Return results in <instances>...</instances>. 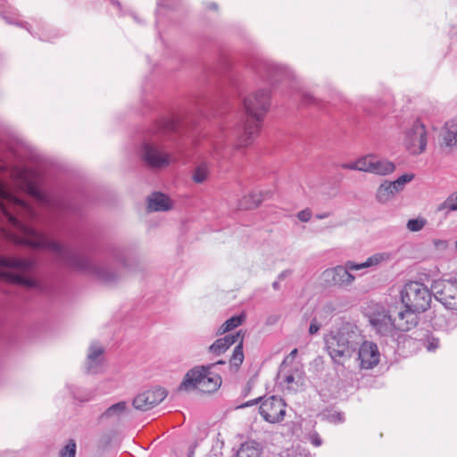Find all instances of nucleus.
Masks as SVG:
<instances>
[{
	"instance_id": "obj_44",
	"label": "nucleus",
	"mask_w": 457,
	"mask_h": 457,
	"mask_svg": "<svg viewBox=\"0 0 457 457\" xmlns=\"http://www.w3.org/2000/svg\"><path fill=\"white\" fill-rule=\"evenodd\" d=\"M311 441H312V444L315 446H320L321 444H322V440L321 438L320 437L319 434L318 433H314L311 436Z\"/></svg>"
},
{
	"instance_id": "obj_2",
	"label": "nucleus",
	"mask_w": 457,
	"mask_h": 457,
	"mask_svg": "<svg viewBox=\"0 0 457 457\" xmlns=\"http://www.w3.org/2000/svg\"><path fill=\"white\" fill-rule=\"evenodd\" d=\"M196 128L195 119L189 114L172 115L156 121L139 149V157L151 169H162L170 164V156L161 142L176 143L187 130Z\"/></svg>"
},
{
	"instance_id": "obj_38",
	"label": "nucleus",
	"mask_w": 457,
	"mask_h": 457,
	"mask_svg": "<svg viewBox=\"0 0 457 457\" xmlns=\"http://www.w3.org/2000/svg\"><path fill=\"white\" fill-rule=\"evenodd\" d=\"M383 260V256L381 254H374L369 257L364 262L366 268L378 265Z\"/></svg>"
},
{
	"instance_id": "obj_5",
	"label": "nucleus",
	"mask_w": 457,
	"mask_h": 457,
	"mask_svg": "<svg viewBox=\"0 0 457 457\" xmlns=\"http://www.w3.org/2000/svg\"><path fill=\"white\" fill-rule=\"evenodd\" d=\"M327 351L334 363L344 365L350 359L363 340L358 326L350 321H343L339 327L324 338Z\"/></svg>"
},
{
	"instance_id": "obj_27",
	"label": "nucleus",
	"mask_w": 457,
	"mask_h": 457,
	"mask_svg": "<svg viewBox=\"0 0 457 457\" xmlns=\"http://www.w3.org/2000/svg\"><path fill=\"white\" fill-rule=\"evenodd\" d=\"M431 322L435 328L443 330L447 329L450 324V321L445 315L441 313H436L431 319Z\"/></svg>"
},
{
	"instance_id": "obj_62",
	"label": "nucleus",
	"mask_w": 457,
	"mask_h": 457,
	"mask_svg": "<svg viewBox=\"0 0 457 457\" xmlns=\"http://www.w3.org/2000/svg\"><path fill=\"white\" fill-rule=\"evenodd\" d=\"M455 247H456V250H457V241L455 242Z\"/></svg>"
},
{
	"instance_id": "obj_17",
	"label": "nucleus",
	"mask_w": 457,
	"mask_h": 457,
	"mask_svg": "<svg viewBox=\"0 0 457 457\" xmlns=\"http://www.w3.org/2000/svg\"><path fill=\"white\" fill-rule=\"evenodd\" d=\"M271 196V193L270 191L259 192V193H251L247 196H244L240 202L239 206L242 209H255L257 208L262 202Z\"/></svg>"
},
{
	"instance_id": "obj_45",
	"label": "nucleus",
	"mask_w": 457,
	"mask_h": 457,
	"mask_svg": "<svg viewBox=\"0 0 457 457\" xmlns=\"http://www.w3.org/2000/svg\"><path fill=\"white\" fill-rule=\"evenodd\" d=\"M342 168L345 169V170H357V161L355 162H351V163H343L342 165Z\"/></svg>"
},
{
	"instance_id": "obj_15",
	"label": "nucleus",
	"mask_w": 457,
	"mask_h": 457,
	"mask_svg": "<svg viewBox=\"0 0 457 457\" xmlns=\"http://www.w3.org/2000/svg\"><path fill=\"white\" fill-rule=\"evenodd\" d=\"M420 313L411 308H405L404 311L399 312L396 320L397 332H407L415 328L420 321Z\"/></svg>"
},
{
	"instance_id": "obj_7",
	"label": "nucleus",
	"mask_w": 457,
	"mask_h": 457,
	"mask_svg": "<svg viewBox=\"0 0 457 457\" xmlns=\"http://www.w3.org/2000/svg\"><path fill=\"white\" fill-rule=\"evenodd\" d=\"M214 364L195 366L189 370L179 386V390L199 388L204 393L212 394L217 391L222 383L219 374H214L212 369Z\"/></svg>"
},
{
	"instance_id": "obj_25",
	"label": "nucleus",
	"mask_w": 457,
	"mask_h": 457,
	"mask_svg": "<svg viewBox=\"0 0 457 457\" xmlns=\"http://www.w3.org/2000/svg\"><path fill=\"white\" fill-rule=\"evenodd\" d=\"M207 175V165L205 163H201L195 169L192 179L195 183L201 184L205 181Z\"/></svg>"
},
{
	"instance_id": "obj_51",
	"label": "nucleus",
	"mask_w": 457,
	"mask_h": 457,
	"mask_svg": "<svg viewBox=\"0 0 457 457\" xmlns=\"http://www.w3.org/2000/svg\"><path fill=\"white\" fill-rule=\"evenodd\" d=\"M277 320H278V317H276V316H270L267 319V324L272 325V324L276 323Z\"/></svg>"
},
{
	"instance_id": "obj_28",
	"label": "nucleus",
	"mask_w": 457,
	"mask_h": 457,
	"mask_svg": "<svg viewBox=\"0 0 457 457\" xmlns=\"http://www.w3.org/2000/svg\"><path fill=\"white\" fill-rule=\"evenodd\" d=\"M77 445L74 439H70L59 452V457H75Z\"/></svg>"
},
{
	"instance_id": "obj_10",
	"label": "nucleus",
	"mask_w": 457,
	"mask_h": 457,
	"mask_svg": "<svg viewBox=\"0 0 457 457\" xmlns=\"http://www.w3.org/2000/svg\"><path fill=\"white\" fill-rule=\"evenodd\" d=\"M168 395V391L162 387L156 386L138 394L132 402V405L136 410L146 411L161 403Z\"/></svg>"
},
{
	"instance_id": "obj_58",
	"label": "nucleus",
	"mask_w": 457,
	"mask_h": 457,
	"mask_svg": "<svg viewBox=\"0 0 457 457\" xmlns=\"http://www.w3.org/2000/svg\"><path fill=\"white\" fill-rule=\"evenodd\" d=\"M297 353H298L297 349H296V348H295V349H293V350L291 351V353H290V354H289V355H290L291 357H295V356H296V354H297Z\"/></svg>"
},
{
	"instance_id": "obj_36",
	"label": "nucleus",
	"mask_w": 457,
	"mask_h": 457,
	"mask_svg": "<svg viewBox=\"0 0 457 457\" xmlns=\"http://www.w3.org/2000/svg\"><path fill=\"white\" fill-rule=\"evenodd\" d=\"M324 418L331 423H342L345 421L344 413L341 411H333L326 415Z\"/></svg>"
},
{
	"instance_id": "obj_54",
	"label": "nucleus",
	"mask_w": 457,
	"mask_h": 457,
	"mask_svg": "<svg viewBox=\"0 0 457 457\" xmlns=\"http://www.w3.org/2000/svg\"><path fill=\"white\" fill-rule=\"evenodd\" d=\"M272 288L276 291L280 289L279 280H276L272 283Z\"/></svg>"
},
{
	"instance_id": "obj_11",
	"label": "nucleus",
	"mask_w": 457,
	"mask_h": 457,
	"mask_svg": "<svg viewBox=\"0 0 457 457\" xmlns=\"http://www.w3.org/2000/svg\"><path fill=\"white\" fill-rule=\"evenodd\" d=\"M286 403L282 398L271 395L262 402L259 412L262 417L270 423H277L283 420L286 410Z\"/></svg>"
},
{
	"instance_id": "obj_46",
	"label": "nucleus",
	"mask_w": 457,
	"mask_h": 457,
	"mask_svg": "<svg viewBox=\"0 0 457 457\" xmlns=\"http://www.w3.org/2000/svg\"><path fill=\"white\" fill-rule=\"evenodd\" d=\"M292 273L291 270H285L278 276V280L281 281L287 278Z\"/></svg>"
},
{
	"instance_id": "obj_29",
	"label": "nucleus",
	"mask_w": 457,
	"mask_h": 457,
	"mask_svg": "<svg viewBox=\"0 0 457 457\" xmlns=\"http://www.w3.org/2000/svg\"><path fill=\"white\" fill-rule=\"evenodd\" d=\"M426 224V219L422 217H418L416 219H410L407 222L406 227L410 231L418 232L420 231Z\"/></svg>"
},
{
	"instance_id": "obj_43",
	"label": "nucleus",
	"mask_w": 457,
	"mask_h": 457,
	"mask_svg": "<svg viewBox=\"0 0 457 457\" xmlns=\"http://www.w3.org/2000/svg\"><path fill=\"white\" fill-rule=\"evenodd\" d=\"M263 397L260 396L256 399H253V400H251V401H248L245 403H242L240 406H238V408H246V407H250V406H253V405H255L259 403H262V402H263Z\"/></svg>"
},
{
	"instance_id": "obj_37",
	"label": "nucleus",
	"mask_w": 457,
	"mask_h": 457,
	"mask_svg": "<svg viewBox=\"0 0 457 457\" xmlns=\"http://www.w3.org/2000/svg\"><path fill=\"white\" fill-rule=\"evenodd\" d=\"M104 352V351L103 347H95L91 345L89 347L87 359H102L101 356L103 355Z\"/></svg>"
},
{
	"instance_id": "obj_40",
	"label": "nucleus",
	"mask_w": 457,
	"mask_h": 457,
	"mask_svg": "<svg viewBox=\"0 0 457 457\" xmlns=\"http://www.w3.org/2000/svg\"><path fill=\"white\" fill-rule=\"evenodd\" d=\"M302 102L304 104L318 105L320 101L318 99H316L313 96H312L308 93H303L302 95Z\"/></svg>"
},
{
	"instance_id": "obj_32",
	"label": "nucleus",
	"mask_w": 457,
	"mask_h": 457,
	"mask_svg": "<svg viewBox=\"0 0 457 457\" xmlns=\"http://www.w3.org/2000/svg\"><path fill=\"white\" fill-rule=\"evenodd\" d=\"M103 363V359H87V370L88 373H98Z\"/></svg>"
},
{
	"instance_id": "obj_13",
	"label": "nucleus",
	"mask_w": 457,
	"mask_h": 457,
	"mask_svg": "<svg viewBox=\"0 0 457 457\" xmlns=\"http://www.w3.org/2000/svg\"><path fill=\"white\" fill-rule=\"evenodd\" d=\"M322 279L327 287H346L353 284L355 278L347 271L345 265H337L322 272Z\"/></svg>"
},
{
	"instance_id": "obj_9",
	"label": "nucleus",
	"mask_w": 457,
	"mask_h": 457,
	"mask_svg": "<svg viewBox=\"0 0 457 457\" xmlns=\"http://www.w3.org/2000/svg\"><path fill=\"white\" fill-rule=\"evenodd\" d=\"M404 145L412 155L425 151L427 146V130L423 123L415 120L412 127L405 133Z\"/></svg>"
},
{
	"instance_id": "obj_23",
	"label": "nucleus",
	"mask_w": 457,
	"mask_h": 457,
	"mask_svg": "<svg viewBox=\"0 0 457 457\" xmlns=\"http://www.w3.org/2000/svg\"><path fill=\"white\" fill-rule=\"evenodd\" d=\"M244 361V352H243V337L239 343L234 348L233 353L229 359V364L231 368H235V370H238L239 367Z\"/></svg>"
},
{
	"instance_id": "obj_42",
	"label": "nucleus",
	"mask_w": 457,
	"mask_h": 457,
	"mask_svg": "<svg viewBox=\"0 0 457 457\" xmlns=\"http://www.w3.org/2000/svg\"><path fill=\"white\" fill-rule=\"evenodd\" d=\"M298 219L303 222H307L312 218V212L309 209L303 210L297 214Z\"/></svg>"
},
{
	"instance_id": "obj_60",
	"label": "nucleus",
	"mask_w": 457,
	"mask_h": 457,
	"mask_svg": "<svg viewBox=\"0 0 457 457\" xmlns=\"http://www.w3.org/2000/svg\"><path fill=\"white\" fill-rule=\"evenodd\" d=\"M193 455H194V451L192 450L188 453V457H193Z\"/></svg>"
},
{
	"instance_id": "obj_31",
	"label": "nucleus",
	"mask_w": 457,
	"mask_h": 457,
	"mask_svg": "<svg viewBox=\"0 0 457 457\" xmlns=\"http://www.w3.org/2000/svg\"><path fill=\"white\" fill-rule=\"evenodd\" d=\"M245 320V314L241 313L239 315H234L225 321L226 327L228 328L229 330H232L243 324V322Z\"/></svg>"
},
{
	"instance_id": "obj_49",
	"label": "nucleus",
	"mask_w": 457,
	"mask_h": 457,
	"mask_svg": "<svg viewBox=\"0 0 457 457\" xmlns=\"http://www.w3.org/2000/svg\"><path fill=\"white\" fill-rule=\"evenodd\" d=\"M324 311L326 312H332L335 311L334 304L332 303H328L324 305Z\"/></svg>"
},
{
	"instance_id": "obj_26",
	"label": "nucleus",
	"mask_w": 457,
	"mask_h": 457,
	"mask_svg": "<svg viewBox=\"0 0 457 457\" xmlns=\"http://www.w3.org/2000/svg\"><path fill=\"white\" fill-rule=\"evenodd\" d=\"M445 209L448 211H457V191L449 195L447 199L437 207L438 212Z\"/></svg>"
},
{
	"instance_id": "obj_3",
	"label": "nucleus",
	"mask_w": 457,
	"mask_h": 457,
	"mask_svg": "<svg viewBox=\"0 0 457 457\" xmlns=\"http://www.w3.org/2000/svg\"><path fill=\"white\" fill-rule=\"evenodd\" d=\"M270 90L259 89L243 100L240 120L223 132L227 141L235 148L245 147L253 142L270 108Z\"/></svg>"
},
{
	"instance_id": "obj_56",
	"label": "nucleus",
	"mask_w": 457,
	"mask_h": 457,
	"mask_svg": "<svg viewBox=\"0 0 457 457\" xmlns=\"http://www.w3.org/2000/svg\"><path fill=\"white\" fill-rule=\"evenodd\" d=\"M228 108H229V107H228V104H227V105H226L225 107H222L220 110H218V111H217V112H218V114H219V115H222V114H223V112H224V110H225V109H228Z\"/></svg>"
},
{
	"instance_id": "obj_57",
	"label": "nucleus",
	"mask_w": 457,
	"mask_h": 457,
	"mask_svg": "<svg viewBox=\"0 0 457 457\" xmlns=\"http://www.w3.org/2000/svg\"><path fill=\"white\" fill-rule=\"evenodd\" d=\"M226 361L224 360H219L218 361L214 362V367L217 365H224Z\"/></svg>"
},
{
	"instance_id": "obj_35",
	"label": "nucleus",
	"mask_w": 457,
	"mask_h": 457,
	"mask_svg": "<svg viewBox=\"0 0 457 457\" xmlns=\"http://www.w3.org/2000/svg\"><path fill=\"white\" fill-rule=\"evenodd\" d=\"M423 345L429 352H434L439 347V339L430 335L424 340Z\"/></svg>"
},
{
	"instance_id": "obj_21",
	"label": "nucleus",
	"mask_w": 457,
	"mask_h": 457,
	"mask_svg": "<svg viewBox=\"0 0 457 457\" xmlns=\"http://www.w3.org/2000/svg\"><path fill=\"white\" fill-rule=\"evenodd\" d=\"M395 194L397 193L393 189L392 182L386 180L378 187L376 198L379 203L384 204L389 201Z\"/></svg>"
},
{
	"instance_id": "obj_6",
	"label": "nucleus",
	"mask_w": 457,
	"mask_h": 457,
	"mask_svg": "<svg viewBox=\"0 0 457 457\" xmlns=\"http://www.w3.org/2000/svg\"><path fill=\"white\" fill-rule=\"evenodd\" d=\"M36 265L34 259L6 257L0 253V280L28 288H37L38 282L28 275L34 270Z\"/></svg>"
},
{
	"instance_id": "obj_52",
	"label": "nucleus",
	"mask_w": 457,
	"mask_h": 457,
	"mask_svg": "<svg viewBox=\"0 0 457 457\" xmlns=\"http://www.w3.org/2000/svg\"><path fill=\"white\" fill-rule=\"evenodd\" d=\"M207 8L209 10L217 11L218 10V4L216 3H210V4H208Z\"/></svg>"
},
{
	"instance_id": "obj_61",
	"label": "nucleus",
	"mask_w": 457,
	"mask_h": 457,
	"mask_svg": "<svg viewBox=\"0 0 457 457\" xmlns=\"http://www.w3.org/2000/svg\"><path fill=\"white\" fill-rule=\"evenodd\" d=\"M113 4H117L118 6H120V3H119L118 1L113 2Z\"/></svg>"
},
{
	"instance_id": "obj_59",
	"label": "nucleus",
	"mask_w": 457,
	"mask_h": 457,
	"mask_svg": "<svg viewBox=\"0 0 457 457\" xmlns=\"http://www.w3.org/2000/svg\"><path fill=\"white\" fill-rule=\"evenodd\" d=\"M251 390V386H247V387L245 389V395H246Z\"/></svg>"
},
{
	"instance_id": "obj_47",
	"label": "nucleus",
	"mask_w": 457,
	"mask_h": 457,
	"mask_svg": "<svg viewBox=\"0 0 457 457\" xmlns=\"http://www.w3.org/2000/svg\"><path fill=\"white\" fill-rule=\"evenodd\" d=\"M230 330L228 329V327H226V324L225 322L219 328L218 331H217V335L220 336V335H223L227 332H229Z\"/></svg>"
},
{
	"instance_id": "obj_50",
	"label": "nucleus",
	"mask_w": 457,
	"mask_h": 457,
	"mask_svg": "<svg viewBox=\"0 0 457 457\" xmlns=\"http://www.w3.org/2000/svg\"><path fill=\"white\" fill-rule=\"evenodd\" d=\"M435 245L436 247H446V241L445 240H436Z\"/></svg>"
},
{
	"instance_id": "obj_30",
	"label": "nucleus",
	"mask_w": 457,
	"mask_h": 457,
	"mask_svg": "<svg viewBox=\"0 0 457 457\" xmlns=\"http://www.w3.org/2000/svg\"><path fill=\"white\" fill-rule=\"evenodd\" d=\"M228 350L221 338L216 339L208 348V351L217 356L221 355Z\"/></svg>"
},
{
	"instance_id": "obj_19",
	"label": "nucleus",
	"mask_w": 457,
	"mask_h": 457,
	"mask_svg": "<svg viewBox=\"0 0 457 457\" xmlns=\"http://www.w3.org/2000/svg\"><path fill=\"white\" fill-rule=\"evenodd\" d=\"M369 167L370 168V173L381 176L388 175L395 170V163L386 160L376 161L373 159Z\"/></svg>"
},
{
	"instance_id": "obj_53",
	"label": "nucleus",
	"mask_w": 457,
	"mask_h": 457,
	"mask_svg": "<svg viewBox=\"0 0 457 457\" xmlns=\"http://www.w3.org/2000/svg\"><path fill=\"white\" fill-rule=\"evenodd\" d=\"M328 216H329L328 212H323V213H320V214H316V218L319 219V220H323L325 218H328Z\"/></svg>"
},
{
	"instance_id": "obj_39",
	"label": "nucleus",
	"mask_w": 457,
	"mask_h": 457,
	"mask_svg": "<svg viewBox=\"0 0 457 457\" xmlns=\"http://www.w3.org/2000/svg\"><path fill=\"white\" fill-rule=\"evenodd\" d=\"M345 269H347L348 272H350L351 270H359L366 268L365 262L356 263L352 261L346 262L345 264Z\"/></svg>"
},
{
	"instance_id": "obj_1",
	"label": "nucleus",
	"mask_w": 457,
	"mask_h": 457,
	"mask_svg": "<svg viewBox=\"0 0 457 457\" xmlns=\"http://www.w3.org/2000/svg\"><path fill=\"white\" fill-rule=\"evenodd\" d=\"M33 237L34 238L31 240L33 248L48 250L55 254L57 261L62 265L93 276L106 285H114L120 279V267L129 268L125 250L114 243L90 245V252L100 257L98 261L94 262L85 253L67 247L44 233L33 231Z\"/></svg>"
},
{
	"instance_id": "obj_20",
	"label": "nucleus",
	"mask_w": 457,
	"mask_h": 457,
	"mask_svg": "<svg viewBox=\"0 0 457 457\" xmlns=\"http://www.w3.org/2000/svg\"><path fill=\"white\" fill-rule=\"evenodd\" d=\"M262 449L255 441H247L241 445L236 457H261Z\"/></svg>"
},
{
	"instance_id": "obj_18",
	"label": "nucleus",
	"mask_w": 457,
	"mask_h": 457,
	"mask_svg": "<svg viewBox=\"0 0 457 457\" xmlns=\"http://www.w3.org/2000/svg\"><path fill=\"white\" fill-rule=\"evenodd\" d=\"M444 129L445 130L441 134V145L445 146L457 145V118L446 122Z\"/></svg>"
},
{
	"instance_id": "obj_14",
	"label": "nucleus",
	"mask_w": 457,
	"mask_h": 457,
	"mask_svg": "<svg viewBox=\"0 0 457 457\" xmlns=\"http://www.w3.org/2000/svg\"><path fill=\"white\" fill-rule=\"evenodd\" d=\"M356 352L361 369L369 370L378 364L380 353L375 343L362 340Z\"/></svg>"
},
{
	"instance_id": "obj_34",
	"label": "nucleus",
	"mask_w": 457,
	"mask_h": 457,
	"mask_svg": "<svg viewBox=\"0 0 457 457\" xmlns=\"http://www.w3.org/2000/svg\"><path fill=\"white\" fill-rule=\"evenodd\" d=\"M242 331L239 330L237 331V333L235 334H228V335H226L224 337H221V340L224 342V345H226V346L228 347V349L232 345H234L235 343H237L238 341V339L243 337H244V335L241 334Z\"/></svg>"
},
{
	"instance_id": "obj_22",
	"label": "nucleus",
	"mask_w": 457,
	"mask_h": 457,
	"mask_svg": "<svg viewBox=\"0 0 457 457\" xmlns=\"http://www.w3.org/2000/svg\"><path fill=\"white\" fill-rule=\"evenodd\" d=\"M127 409V403L124 401L116 403L110 407H108L104 412H103L99 416V420H103L105 419H110L112 417L117 416L119 417L121 413H123Z\"/></svg>"
},
{
	"instance_id": "obj_8",
	"label": "nucleus",
	"mask_w": 457,
	"mask_h": 457,
	"mask_svg": "<svg viewBox=\"0 0 457 457\" xmlns=\"http://www.w3.org/2000/svg\"><path fill=\"white\" fill-rule=\"evenodd\" d=\"M370 323L380 337L395 338L397 332L396 319H392L389 311L383 307L374 311L370 316Z\"/></svg>"
},
{
	"instance_id": "obj_48",
	"label": "nucleus",
	"mask_w": 457,
	"mask_h": 457,
	"mask_svg": "<svg viewBox=\"0 0 457 457\" xmlns=\"http://www.w3.org/2000/svg\"><path fill=\"white\" fill-rule=\"evenodd\" d=\"M41 198H42V201L46 204L48 205L49 207H52L54 205V204L52 203V200L46 195L44 194H41Z\"/></svg>"
},
{
	"instance_id": "obj_4",
	"label": "nucleus",
	"mask_w": 457,
	"mask_h": 457,
	"mask_svg": "<svg viewBox=\"0 0 457 457\" xmlns=\"http://www.w3.org/2000/svg\"><path fill=\"white\" fill-rule=\"evenodd\" d=\"M432 294L446 310L457 312V276L434 281L431 290L422 283L411 281L402 289L401 300L405 308L422 313L429 308Z\"/></svg>"
},
{
	"instance_id": "obj_12",
	"label": "nucleus",
	"mask_w": 457,
	"mask_h": 457,
	"mask_svg": "<svg viewBox=\"0 0 457 457\" xmlns=\"http://www.w3.org/2000/svg\"><path fill=\"white\" fill-rule=\"evenodd\" d=\"M249 65L262 79L270 82L278 81L287 74L283 67L262 58H253Z\"/></svg>"
},
{
	"instance_id": "obj_24",
	"label": "nucleus",
	"mask_w": 457,
	"mask_h": 457,
	"mask_svg": "<svg viewBox=\"0 0 457 457\" xmlns=\"http://www.w3.org/2000/svg\"><path fill=\"white\" fill-rule=\"evenodd\" d=\"M415 175L413 173H405L402 176H400L398 179H396L395 181H391L393 184V189L395 192L399 193L401 192L404 186L411 182L414 179Z\"/></svg>"
},
{
	"instance_id": "obj_33",
	"label": "nucleus",
	"mask_w": 457,
	"mask_h": 457,
	"mask_svg": "<svg viewBox=\"0 0 457 457\" xmlns=\"http://www.w3.org/2000/svg\"><path fill=\"white\" fill-rule=\"evenodd\" d=\"M374 156L368 155L357 160L358 168L357 170L370 172V163L373 162Z\"/></svg>"
},
{
	"instance_id": "obj_16",
	"label": "nucleus",
	"mask_w": 457,
	"mask_h": 457,
	"mask_svg": "<svg viewBox=\"0 0 457 457\" xmlns=\"http://www.w3.org/2000/svg\"><path fill=\"white\" fill-rule=\"evenodd\" d=\"M147 208L151 212H166L172 208V203L167 195L156 191L148 196Z\"/></svg>"
},
{
	"instance_id": "obj_41",
	"label": "nucleus",
	"mask_w": 457,
	"mask_h": 457,
	"mask_svg": "<svg viewBox=\"0 0 457 457\" xmlns=\"http://www.w3.org/2000/svg\"><path fill=\"white\" fill-rule=\"evenodd\" d=\"M320 328V324L318 322L317 318H312L311 320V324L309 327V334L310 335H315L318 333V331Z\"/></svg>"
},
{
	"instance_id": "obj_55",
	"label": "nucleus",
	"mask_w": 457,
	"mask_h": 457,
	"mask_svg": "<svg viewBox=\"0 0 457 457\" xmlns=\"http://www.w3.org/2000/svg\"><path fill=\"white\" fill-rule=\"evenodd\" d=\"M295 380V378L293 375H288L285 378V381L287 383V384H290V383H293Z\"/></svg>"
}]
</instances>
